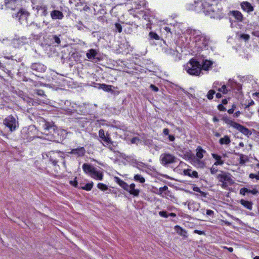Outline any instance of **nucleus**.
Here are the masks:
<instances>
[{"instance_id":"6e6d98bb","label":"nucleus","mask_w":259,"mask_h":259,"mask_svg":"<svg viewBox=\"0 0 259 259\" xmlns=\"http://www.w3.org/2000/svg\"><path fill=\"white\" fill-rule=\"evenodd\" d=\"M114 179H115V181L120 186V185L121 184V183H122L124 181H122V180H121L118 177H115L114 178Z\"/></svg>"},{"instance_id":"58836bf2","label":"nucleus","mask_w":259,"mask_h":259,"mask_svg":"<svg viewBox=\"0 0 259 259\" xmlns=\"http://www.w3.org/2000/svg\"><path fill=\"white\" fill-rule=\"evenodd\" d=\"M193 157V154L191 151L189 150L188 151H186L184 154V158L185 159L189 160L192 159Z\"/></svg>"},{"instance_id":"473e14b6","label":"nucleus","mask_w":259,"mask_h":259,"mask_svg":"<svg viewBox=\"0 0 259 259\" xmlns=\"http://www.w3.org/2000/svg\"><path fill=\"white\" fill-rule=\"evenodd\" d=\"M199 206V204L196 202H192L188 203L189 209L193 211L198 210Z\"/></svg>"},{"instance_id":"09e8293b","label":"nucleus","mask_w":259,"mask_h":259,"mask_svg":"<svg viewBox=\"0 0 259 259\" xmlns=\"http://www.w3.org/2000/svg\"><path fill=\"white\" fill-rule=\"evenodd\" d=\"M115 26L116 30L118 32H121L122 31V28L121 25L120 24L117 23L115 24Z\"/></svg>"},{"instance_id":"2eb2a0df","label":"nucleus","mask_w":259,"mask_h":259,"mask_svg":"<svg viewBox=\"0 0 259 259\" xmlns=\"http://www.w3.org/2000/svg\"><path fill=\"white\" fill-rule=\"evenodd\" d=\"M69 153L74 155L77 157H82L85 153V149L83 147H78L71 149Z\"/></svg>"},{"instance_id":"a19ab883","label":"nucleus","mask_w":259,"mask_h":259,"mask_svg":"<svg viewBox=\"0 0 259 259\" xmlns=\"http://www.w3.org/2000/svg\"><path fill=\"white\" fill-rule=\"evenodd\" d=\"M193 190L195 191V192H199L200 193V195L201 196L205 197L206 196L205 193H204V192L200 190V189L199 187H196V186L193 187Z\"/></svg>"},{"instance_id":"f03ea898","label":"nucleus","mask_w":259,"mask_h":259,"mask_svg":"<svg viewBox=\"0 0 259 259\" xmlns=\"http://www.w3.org/2000/svg\"><path fill=\"white\" fill-rule=\"evenodd\" d=\"M187 33L190 36L192 47L194 46L197 51L207 48L210 41L209 37L208 35L199 30L193 29L187 30Z\"/></svg>"},{"instance_id":"a878e982","label":"nucleus","mask_w":259,"mask_h":259,"mask_svg":"<svg viewBox=\"0 0 259 259\" xmlns=\"http://www.w3.org/2000/svg\"><path fill=\"white\" fill-rule=\"evenodd\" d=\"M192 164L195 167L198 168H204L205 166V163L204 161L199 159H195L193 161Z\"/></svg>"},{"instance_id":"cd10ccee","label":"nucleus","mask_w":259,"mask_h":259,"mask_svg":"<svg viewBox=\"0 0 259 259\" xmlns=\"http://www.w3.org/2000/svg\"><path fill=\"white\" fill-rule=\"evenodd\" d=\"M232 14L238 21L241 22L243 20V17L240 12L234 11H232Z\"/></svg>"},{"instance_id":"4d7b16f0","label":"nucleus","mask_w":259,"mask_h":259,"mask_svg":"<svg viewBox=\"0 0 259 259\" xmlns=\"http://www.w3.org/2000/svg\"><path fill=\"white\" fill-rule=\"evenodd\" d=\"M53 39L56 43L57 44H60L61 42V40L60 39V38L57 36V35H54L53 36Z\"/></svg>"},{"instance_id":"2f4dec72","label":"nucleus","mask_w":259,"mask_h":259,"mask_svg":"<svg viewBox=\"0 0 259 259\" xmlns=\"http://www.w3.org/2000/svg\"><path fill=\"white\" fill-rule=\"evenodd\" d=\"M163 51L166 54L171 56L176 55L177 53V51L176 50L169 47H166L163 48Z\"/></svg>"},{"instance_id":"4c0bfd02","label":"nucleus","mask_w":259,"mask_h":259,"mask_svg":"<svg viewBox=\"0 0 259 259\" xmlns=\"http://www.w3.org/2000/svg\"><path fill=\"white\" fill-rule=\"evenodd\" d=\"M167 190H168V187L167 186H164L163 187H160L158 189V191L157 193V194L160 195L162 196V197H163L164 196L163 195V193L164 192L166 191Z\"/></svg>"},{"instance_id":"c756f323","label":"nucleus","mask_w":259,"mask_h":259,"mask_svg":"<svg viewBox=\"0 0 259 259\" xmlns=\"http://www.w3.org/2000/svg\"><path fill=\"white\" fill-rule=\"evenodd\" d=\"M97 187L98 189L101 190L102 191H107L106 193H109L111 192V190L109 189L107 186V185L103 184V183H98L97 185Z\"/></svg>"},{"instance_id":"79ce46f5","label":"nucleus","mask_w":259,"mask_h":259,"mask_svg":"<svg viewBox=\"0 0 259 259\" xmlns=\"http://www.w3.org/2000/svg\"><path fill=\"white\" fill-rule=\"evenodd\" d=\"M239 37L240 39H243L245 41L249 40V39L250 38L249 35L247 34H240L239 35Z\"/></svg>"},{"instance_id":"c9c22d12","label":"nucleus","mask_w":259,"mask_h":259,"mask_svg":"<svg viewBox=\"0 0 259 259\" xmlns=\"http://www.w3.org/2000/svg\"><path fill=\"white\" fill-rule=\"evenodd\" d=\"M149 38L151 39H154L155 40H159L160 38L158 35L157 33H156L155 32H154L153 31L149 32Z\"/></svg>"},{"instance_id":"7c9ffc66","label":"nucleus","mask_w":259,"mask_h":259,"mask_svg":"<svg viewBox=\"0 0 259 259\" xmlns=\"http://www.w3.org/2000/svg\"><path fill=\"white\" fill-rule=\"evenodd\" d=\"M36 9L37 10V11H41L42 15L44 16H46L48 14L47 7L45 5H40L37 6L36 7Z\"/></svg>"},{"instance_id":"0e129e2a","label":"nucleus","mask_w":259,"mask_h":259,"mask_svg":"<svg viewBox=\"0 0 259 259\" xmlns=\"http://www.w3.org/2000/svg\"><path fill=\"white\" fill-rule=\"evenodd\" d=\"M70 183L75 187H76L77 186V182L75 180H74V181H71L70 182Z\"/></svg>"},{"instance_id":"ddd939ff","label":"nucleus","mask_w":259,"mask_h":259,"mask_svg":"<svg viewBox=\"0 0 259 259\" xmlns=\"http://www.w3.org/2000/svg\"><path fill=\"white\" fill-rule=\"evenodd\" d=\"M27 41V38L25 36H22L21 37H16L12 39V44L14 47L18 48L26 44Z\"/></svg>"},{"instance_id":"b1692460","label":"nucleus","mask_w":259,"mask_h":259,"mask_svg":"<svg viewBox=\"0 0 259 259\" xmlns=\"http://www.w3.org/2000/svg\"><path fill=\"white\" fill-rule=\"evenodd\" d=\"M196 159H201L203 156L204 154L206 152L205 150L202 149V148L200 146H198L196 149Z\"/></svg>"},{"instance_id":"ea45409f","label":"nucleus","mask_w":259,"mask_h":259,"mask_svg":"<svg viewBox=\"0 0 259 259\" xmlns=\"http://www.w3.org/2000/svg\"><path fill=\"white\" fill-rule=\"evenodd\" d=\"M101 88L105 91L110 92L112 90V86L105 84H101Z\"/></svg>"},{"instance_id":"f3484780","label":"nucleus","mask_w":259,"mask_h":259,"mask_svg":"<svg viewBox=\"0 0 259 259\" xmlns=\"http://www.w3.org/2000/svg\"><path fill=\"white\" fill-rule=\"evenodd\" d=\"M51 17L53 20H61L64 17V15L60 11L58 10H53L51 12L50 14Z\"/></svg>"},{"instance_id":"8fccbe9b","label":"nucleus","mask_w":259,"mask_h":259,"mask_svg":"<svg viewBox=\"0 0 259 259\" xmlns=\"http://www.w3.org/2000/svg\"><path fill=\"white\" fill-rule=\"evenodd\" d=\"M248 193H251L252 195H255L258 193V190L256 188H253L252 190L249 189Z\"/></svg>"},{"instance_id":"a211bd4d","label":"nucleus","mask_w":259,"mask_h":259,"mask_svg":"<svg viewBox=\"0 0 259 259\" xmlns=\"http://www.w3.org/2000/svg\"><path fill=\"white\" fill-rule=\"evenodd\" d=\"M241 7L243 11L247 13H250L254 10L253 6L248 2H242Z\"/></svg>"},{"instance_id":"4468645a","label":"nucleus","mask_w":259,"mask_h":259,"mask_svg":"<svg viewBox=\"0 0 259 259\" xmlns=\"http://www.w3.org/2000/svg\"><path fill=\"white\" fill-rule=\"evenodd\" d=\"M21 2V0H5L6 7L12 10H15L20 6Z\"/></svg>"},{"instance_id":"603ef678","label":"nucleus","mask_w":259,"mask_h":259,"mask_svg":"<svg viewBox=\"0 0 259 259\" xmlns=\"http://www.w3.org/2000/svg\"><path fill=\"white\" fill-rule=\"evenodd\" d=\"M221 84L219 83V82L218 81H215L213 83V85H212V88L214 89H215L217 90H218V88H219V86H220Z\"/></svg>"},{"instance_id":"393cba45","label":"nucleus","mask_w":259,"mask_h":259,"mask_svg":"<svg viewBox=\"0 0 259 259\" xmlns=\"http://www.w3.org/2000/svg\"><path fill=\"white\" fill-rule=\"evenodd\" d=\"M175 230L176 231V232L180 236L184 237H187V233L186 231L184 229H183L182 227L180 226L177 225L175 227Z\"/></svg>"},{"instance_id":"9b49d317","label":"nucleus","mask_w":259,"mask_h":259,"mask_svg":"<svg viewBox=\"0 0 259 259\" xmlns=\"http://www.w3.org/2000/svg\"><path fill=\"white\" fill-rule=\"evenodd\" d=\"M217 179L221 182H228L230 184L234 183L231 175L226 172L221 171L220 174L217 175Z\"/></svg>"},{"instance_id":"72a5a7b5","label":"nucleus","mask_w":259,"mask_h":259,"mask_svg":"<svg viewBox=\"0 0 259 259\" xmlns=\"http://www.w3.org/2000/svg\"><path fill=\"white\" fill-rule=\"evenodd\" d=\"M103 146L107 147L110 151H114L116 146H115L113 144V142L112 141L111 139H110V142L108 143H106L105 144H103Z\"/></svg>"},{"instance_id":"49530a36","label":"nucleus","mask_w":259,"mask_h":259,"mask_svg":"<svg viewBox=\"0 0 259 259\" xmlns=\"http://www.w3.org/2000/svg\"><path fill=\"white\" fill-rule=\"evenodd\" d=\"M120 187H122L124 190H126V191H128V189L130 187V185H128L125 182H123L120 185Z\"/></svg>"},{"instance_id":"423d86ee","label":"nucleus","mask_w":259,"mask_h":259,"mask_svg":"<svg viewBox=\"0 0 259 259\" xmlns=\"http://www.w3.org/2000/svg\"><path fill=\"white\" fill-rule=\"evenodd\" d=\"M160 162L164 166H167L169 164L177 162L178 159L174 155L169 153H162L160 156Z\"/></svg>"},{"instance_id":"c85d7f7f","label":"nucleus","mask_w":259,"mask_h":259,"mask_svg":"<svg viewBox=\"0 0 259 259\" xmlns=\"http://www.w3.org/2000/svg\"><path fill=\"white\" fill-rule=\"evenodd\" d=\"M231 143L230 138L226 135L219 140V143L221 145H229Z\"/></svg>"},{"instance_id":"9d476101","label":"nucleus","mask_w":259,"mask_h":259,"mask_svg":"<svg viewBox=\"0 0 259 259\" xmlns=\"http://www.w3.org/2000/svg\"><path fill=\"white\" fill-rule=\"evenodd\" d=\"M230 124V126L237 130L238 131L242 133L245 136H249L251 134V133L247 128L238 123L233 121H231Z\"/></svg>"},{"instance_id":"412c9836","label":"nucleus","mask_w":259,"mask_h":259,"mask_svg":"<svg viewBox=\"0 0 259 259\" xmlns=\"http://www.w3.org/2000/svg\"><path fill=\"white\" fill-rule=\"evenodd\" d=\"M136 185L135 184L132 183L130 185V187L128 189V192L131 195L134 196H138L139 195L140 190L139 189H135Z\"/></svg>"},{"instance_id":"680f3d73","label":"nucleus","mask_w":259,"mask_h":259,"mask_svg":"<svg viewBox=\"0 0 259 259\" xmlns=\"http://www.w3.org/2000/svg\"><path fill=\"white\" fill-rule=\"evenodd\" d=\"M206 213L207 215H209V216H212L214 214L213 211L210 210V209L206 210Z\"/></svg>"},{"instance_id":"e2e57ef3","label":"nucleus","mask_w":259,"mask_h":259,"mask_svg":"<svg viewBox=\"0 0 259 259\" xmlns=\"http://www.w3.org/2000/svg\"><path fill=\"white\" fill-rule=\"evenodd\" d=\"M128 26H131L132 27H133V29L134 30H136L138 27V25L134 23H132V24H129Z\"/></svg>"},{"instance_id":"e433bc0d","label":"nucleus","mask_w":259,"mask_h":259,"mask_svg":"<svg viewBox=\"0 0 259 259\" xmlns=\"http://www.w3.org/2000/svg\"><path fill=\"white\" fill-rule=\"evenodd\" d=\"M93 187V182L86 184L84 186L82 187L81 189L86 191H90Z\"/></svg>"},{"instance_id":"052dcab7","label":"nucleus","mask_w":259,"mask_h":259,"mask_svg":"<svg viewBox=\"0 0 259 259\" xmlns=\"http://www.w3.org/2000/svg\"><path fill=\"white\" fill-rule=\"evenodd\" d=\"M150 89H151L153 91H154L155 92H157L158 91V88L153 84H151L150 86Z\"/></svg>"},{"instance_id":"774afa93","label":"nucleus","mask_w":259,"mask_h":259,"mask_svg":"<svg viewBox=\"0 0 259 259\" xmlns=\"http://www.w3.org/2000/svg\"><path fill=\"white\" fill-rule=\"evenodd\" d=\"M221 187L224 189L227 188L228 187L227 182H222Z\"/></svg>"},{"instance_id":"f704fd0d","label":"nucleus","mask_w":259,"mask_h":259,"mask_svg":"<svg viewBox=\"0 0 259 259\" xmlns=\"http://www.w3.org/2000/svg\"><path fill=\"white\" fill-rule=\"evenodd\" d=\"M134 180L135 181L139 182L141 183H144L145 182V178L142 175L139 174L135 175Z\"/></svg>"},{"instance_id":"5701e85b","label":"nucleus","mask_w":259,"mask_h":259,"mask_svg":"<svg viewBox=\"0 0 259 259\" xmlns=\"http://www.w3.org/2000/svg\"><path fill=\"white\" fill-rule=\"evenodd\" d=\"M212 157L215 160L213 165H222L224 164V161L222 160L221 156L215 153L211 154Z\"/></svg>"},{"instance_id":"20e7f679","label":"nucleus","mask_w":259,"mask_h":259,"mask_svg":"<svg viewBox=\"0 0 259 259\" xmlns=\"http://www.w3.org/2000/svg\"><path fill=\"white\" fill-rule=\"evenodd\" d=\"M201 64L195 59H191L184 66L187 72L191 75L199 76L201 72Z\"/></svg>"},{"instance_id":"37998d69","label":"nucleus","mask_w":259,"mask_h":259,"mask_svg":"<svg viewBox=\"0 0 259 259\" xmlns=\"http://www.w3.org/2000/svg\"><path fill=\"white\" fill-rule=\"evenodd\" d=\"M218 91L224 94H226L228 92V90L227 89L226 85H223L221 88H218Z\"/></svg>"},{"instance_id":"aec40b11","label":"nucleus","mask_w":259,"mask_h":259,"mask_svg":"<svg viewBox=\"0 0 259 259\" xmlns=\"http://www.w3.org/2000/svg\"><path fill=\"white\" fill-rule=\"evenodd\" d=\"M183 173L185 176H188L191 178H198V172L196 171H192L191 169H184L183 170Z\"/></svg>"},{"instance_id":"39448f33","label":"nucleus","mask_w":259,"mask_h":259,"mask_svg":"<svg viewBox=\"0 0 259 259\" xmlns=\"http://www.w3.org/2000/svg\"><path fill=\"white\" fill-rule=\"evenodd\" d=\"M82 169L85 174L89 175L92 178L97 180H102L103 179V175L102 172L98 171L97 168L93 165L84 163L82 165Z\"/></svg>"},{"instance_id":"6e6552de","label":"nucleus","mask_w":259,"mask_h":259,"mask_svg":"<svg viewBox=\"0 0 259 259\" xmlns=\"http://www.w3.org/2000/svg\"><path fill=\"white\" fill-rule=\"evenodd\" d=\"M3 123L11 132L15 131L19 126L18 121L12 115L8 116L4 120Z\"/></svg>"},{"instance_id":"bb28decb","label":"nucleus","mask_w":259,"mask_h":259,"mask_svg":"<svg viewBox=\"0 0 259 259\" xmlns=\"http://www.w3.org/2000/svg\"><path fill=\"white\" fill-rule=\"evenodd\" d=\"M212 64V62L211 61L206 60L204 61L201 64V70H208L210 67H211Z\"/></svg>"},{"instance_id":"f257e3e1","label":"nucleus","mask_w":259,"mask_h":259,"mask_svg":"<svg viewBox=\"0 0 259 259\" xmlns=\"http://www.w3.org/2000/svg\"><path fill=\"white\" fill-rule=\"evenodd\" d=\"M192 9L196 12L202 11L205 15L211 18L221 19L223 17L221 5L212 0H208L203 3L199 0L194 1V6Z\"/></svg>"},{"instance_id":"0eeeda50","label":"nucleus","mask_w":259,"mask_h":259,"mask_svg":"<svg viewBox=\"0 0 259 259\" xmlns=\"http://www.w3.org/2000/svg\"><path fill=\"white\" fill-rule=\"evenodd\" d=\"M46 156L48 158L49 161L54 166H56L60 159L64 158V154L59 151H52L46 154Z\"/></svg>"},{"instance_id":"f8f14e48","label":"nucleus","mask_w":259,"mask_h":259,"mask_svg":"<svg viewBox=\"0 0 259 259\" xmlns=\"http://www.w3.org/2000/svg\"><path fill=\"white\" fill-rule=\"evenodd\" d=\"M99 137L100 139L99 141L102 143L103 145V144H105L106 143H109V142H110L111 138L109 134L108 133L105 134V132L103 129H100L99 130Z\"/></svg>"},{"instance_id":"7ed1b4c3","label":"nucleus","mask_w":259,"mask_h":259,"mask_svg":"<svg viewBox=\"0 0 259 259\" xmlns=\"http://www.w3.org/2000/svg\"><path fill=\"white\" fill-rule=\"evenodd\" d=\"M43 127L44 130H45V132L48 131L50 133L52 134L50 139V141L59 142L63 140L66 137V131L58 128L52 123L45 122L43 125Z\"/></svg>"},{"instance_id":"c03bdc74","label":"nucleus","mask_w":259,"mask_h":259,"mask_svg":"<svg viewBox=\"0 0 259 259\" xmlns=\"http://www.w3.org/2000/svg\"><path fill=\"white\" fill-rule=\"evenodd\" d=\"M215 93V92L213 90H210L208 91L207 97L209 100H211L213 98L214 94Z\"/></svg>"},{"instance_id":"de8ad7c7","label":"nucleus","mask_w":259,"mask_h":259,"mask_svg":"<svg viewBox=\"0 0 259 259\" xmlns=\"http://www.w3.org/2000/svg\"><path fill=\"white\" fill-rule=\"evenodd\" d=\"M159 214L161 217L164 218H168V214L167 213V212L166 211H160L159 212Z\"/></svg>"},{"instance_id":"69168bd1","label":"nucleus","mask_w":259,"mask_h":259,"mask_svg":"<svg viewBox=\"0 0 259 259\" xmlns=\"http://www.w3.org/2000/svg\"><path fill=\"white\" fill-rule=\"evenodd\" d=\"M163 133L165 136L169 135V130L168 128H164L163 130Z\"/></svg>"},{"instance_id":"4be33fe9","label":"nucleus","mask_w":259,"mask_h":259,"mask_svg":"<svg viewBox=\"0 0 259 259\" xmlns=\"http://www.w3.org/2000/svg\"><path fill=\"white\" fill-rule=\"evenodd\" d=\"M239 202L244 208L250 210H252L253 203L251 201L241 199L239 200Z\"/></svg>"},{"instance_id":"338daca9","label":"nucleus","mask_w":259,"mask_h":259,"mask_svg":"<svg viewBox=\"0 0 259 259\" xmlns=\"http://www.w3.org/2000/svg\"><path fill=\"white\" fill-rule=\"evenodd\" d=\"M194 232L195 233L198 234L199 235H202L204 234V232L202 231L198 230H195Z\"/></svg>"},{"instance_id":"1a4fd4ad","label":"nucleus","mask_w":259,"mask_h":259,"mask_svg":"<svg viewBox=\"0 0 259 259\" xmlns=\"http://www.w3.org/2000/svg\"><path fill=\"white\" fill-rule=\"evenodd\" d=\"M13 17L19 20L21 24L27 23L29 13L24 9H21L19 12L12 15Z\"/></svg>"},{"instance_id":"6ab92c4d","label":"nucleus","mask_w":259,"mask_h":259,"mask_svg":"<svg viewBox=\"0 0 259 259\" xmlns=\"http://www.w3.org/2000/svg\"><path fill=\"white\" fill-rule=\"evenodd\" d=\"M98 55V51L93 49L89 50L86 53V56L88 59L90 60H93L96 58Z\"/></svg>"},{"instance_id":"dca6fc26","label":"nucleus","mask_w":259,"mask_h":259,"mask_svg":"<svg viewBox=\"0 0 259 259\" xmlns=\"http://www.w3.org/2000/svg\"><path fill=\"white\" fill-rule=\"evenodd\" d=\"M32 70L38 72H44L46 70V66L40 63H32L30 66Z\"/></svg>"},{"instance_id":"bf43d9fd","label":"nucleus","mask_w":259,"mask_h":259,"mask_svg":"<svg viewBox=\"0 0 259 259\" xmlns=\"http://www.w3.org/2000/svg\"><path fill=\"white\" fill-rule=\"evenodd\" d=\"M128 25H129V24H127L126 25V27L125 28V31H126L128 33H131L134 30H133L134 29H133V27L132 28V27H131V26H130V27H129V26H128Z\"/></svg>"},{"instance_id":"5fc2aeb1","label":"nucleus","mask_w":259,"mask_h":259,"mask_svg":"<svg viewBox=\"0 0 259 259\" xmlns=\"http://www.w3.org/2000/svg\"><path fill=\"white\" fill-rule=\"evenodd\" d=\"M114 179H115V181L120 186V185L121 184V183H122L124 181H122V180H121L118 177H115L114 178Z\"/></svg>"},{"instance_id":"13d9d810","label":"nucleus","mask_w":259,"mask_h":259,"mask_svg":"<svg viewBox=\"0 0 259 259\" xmlns=\"http://www.w3.org/2000/svg\"><path fill=\"white\" fill-rule=\"evenodd\" d=\"M36 93L37 95L41 96H45V92L43 90H37L36 91Z\"/></svg>"},{"instance_id":"3c124183","label":"nucleus","mask_w":259,"mask_h":259,"mask_svg":"<svg viewBox=\"0 0 259 259\" xmlns=\"http://www.w3.org/2000/svg\"><path fill=\"white\" fill-rule=\"evenodd\" d=\"M249 178L251 179H256V180H259V171L258 172L257 175L254 174H250L249 175Z\"/></svg>"},{"instance_id":"a18cd8bd","label":"nucleus","mask_w":259,"mask_h":259,"mask_svg":"<svg viewBox=\"0 0 259 259\" xmlns=\"http://www.w3.org/2000/svg\"><path fill=\"white\" fill-rule=\"evenodd\" d=\"M249 191V189H247V188H242L241 189H240V191H239V193L243 195V196H245L246 193H248V192Z\"/></svg>"},{"instance_id":"864d4df0","label":"nucleus","mask_w":259,"mask_h":259,"mask_svg":"<svg viewBox=\"0 0 259 259\" xmlns=\"http://www.w3.org/2000/svg\"><path fill=\"white\" fill-rule=\"evenodd\" d=\"M210 172L212 175H214L218 171V168L217 167H214L213 165L211 168L210 169Z\"/></svg>"}]
</instances>
